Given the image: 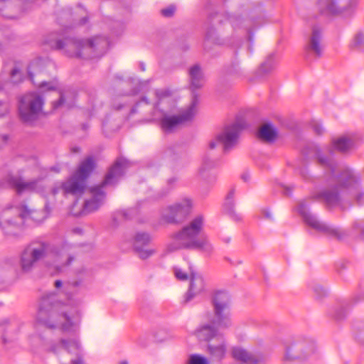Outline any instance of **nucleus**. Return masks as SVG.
<instances>
[{
	"mask_svg": "<svg viewBox=\"0 0 364 364\" xmlns=\"http://www.w3.org/2000/svg\"><path fill=\"white\" fill-rule=\"evenodd\" d=\"M316 156L318 164L325 169L329 188L319 193H312L311 199L322 201L328 208L338 205L343 196H350L358 205L364 204V188L360 172L349 166H343L338 173L336 162L331 157L325 156L320 150Z\"/></svg>",
	"mask_w": 364,
	"mask_h": 364,
	"instance_id": "f257e3e1",
	"label": "nucleus"
},
{
	"mask_svg": "<svg viewBox=\"0 0 364 364\" xmlns=\"http://www.w3.org/2000/svg\"><path fill=\"white\" fill-rule=\"evenodd\" d=\"M58 22L63 27L60 33H51L45 40V44L53 50H62L69 57L85 59L99 58L104 55L110 46L109 39L104 36H95L91 39H75L70 36V30L75 25H84L88 18L84 16L77 20L70 8L61 10L58 14Z\"/></svg>",
	"mask_w": 364,
	"mask_h": 364,
	"instance_id": "f03ea898",
	"label": "nucleus"
},
{
	"mask_svg": "<svg viewBox=\"0 0 364 364\" xmlns=\"http://www.w3.org/2000/svg\"><path fill=\"white\" fill-rule=\"evenodd\" d=\"M212 304L213 317L209 323L203 325L196 331V335L199 340L208 342V352L213 358L220 360L226 353V342L219 329L231 324L229 294L224 291H216L212 297Z\"/></svg>",
	"mask_w": 364,
	"mask_h": 364,
	"instance_id": "7ed1b4c3",
	"label": "nucleus"
},
{
	"mask_svg": "<svg viewBox=\"0 0 364 364\" xmlns=\"http://www.w3.org/2000/svg\"><path fill=\"white\" fill-rule=\"evenodd\" d=\"M73 246L64 242L57 247L50 242L42 238L31 241L22 251L20 264L23 272L30 271L39 261L46 258L53 260V267L56 272H60L74 259L71 255Z\"/></svg>",
	"mask_w": 364,
	"mask_h": 364,
	"instance_id": "20e7f679",
	"label": "nucleus"
},
{
	"mask_svg": "<svg viewBox=\"0 0 364 364\" xmlns=\"http://www.w3.org/2000/svg\"><path fill=\"white\" fill-rule=\"evenodd\" d=\"M63 304L56 299L55 293H48L41 296L36 315V327L44 326L54 328L60 325L63 331H75L80 316L77 310L71 318L63 309Z\"/></svg>",
	"mask_w": 364,
	"mask_h": 364,
	"instance_id": "39448f33",
	"label": "nucleus"
},
{
	"mask_svg": "<svg viewBox=\"0 0 364 364\" xmlns=\"http://www.w3.org/2000/svg\"><path fill=\"white\" fill-rule=\"evenodd\" d=\"M203 225V216L197 215L188 225L173 235L172 241L168 246V250H196L210 255L213 251V246L206 235L201 233Z\"/></svg>",
	"mask_w": 364,
	"mask_h": 364,
	"instance_id": "423d86ee",
	"label": "nucleus"
},
{
	"mask_svg": "<svg viewBox=\"0 0 364 364\" xmlns=\"http://www.w3.org/2000/svg\"><path fill=\"white\" fill-rule=\"evenodd\" d=\"M129 162L124 158H118L106 174L104 181L98 186L90 188L92 198L86 200L83 205L82 214H87L97 210L102 204L105 198L103 188L108 185L115 184L123 175Z\"/></svg>",
	"mask_w": 364,
	"mask_h": 364,
	"instance_id": "0eeeda50",
	"label": "nucleus"
},
{
	"mask_svg": "<svg viewBox=\"0 0 364 364\" xmlns=\"http://www.w3.org/2000/svg\"><path fill=\"white\" fill-rule=\"evenodd\" d=\"M296 210L309 226L320 232L331 237H335L338 240H343L347 235L346 231L318 220L316 216L309 211L305 200L299 203Z\"/></svg>",
	"mask_w": 364,
	"mask_h": 364,
	"instance_id": "6e6552de",
	"label": "nucleus"
},
{
	"mask_svg": "<svg viewBox=\"0 0 364 364\" xmlns=\"http://www.w3.org/2000/svg\"><path fill=\"white\" fill-rule=\"evenodd\" d=\"M43 97L33 92L24 95L19 101L18 112L21 119L26 123L35 121L42 110Z\"/></svg>",
	"mask_w": 364,
	"mask_h": 364,
	"instance_id": "1a4fd4ad",
	"label": "nucleus"
},
{
	"mask_svg": "<svg viewBox=\"0 0 364 364\" xmlns=\"http://www.w3.org/2000/svg\"><path fill=\"white\" fill-rule=\"evenodd\" d=\"M245 127V122L238 120L232 124L225 126L222 132L209 143L210 149H213L220 144L223 145V151H228L237 144L240 134Z\"/></svg>",
	"mask_w": 364,
	"mask_h": 364,
	"instance_id": "9d476101",
	"label": "nucleus"
},
{
	"mask_svg": "<svg viewBox=\"0 0 364 364\" xmlns=\"http://www.w3.org/2000/svg\"><path fill=\"white\" fill-rule=\"evenodd\" d=\"M36 213V211L29 210L26 206H23L20 213L11 220L12 209L5 210L0 216V228L5 235H16L18 230V220H27L29 218L36 220L35 215Z\"/></svg>",
	"mask_w": 364,
	"mask_h": 364,
	"instance_id": "9b49d317",
	"label": "nucleus"
},
{
	"mask_svg": "<svg viewBox=\"0 0 364 364\" xmlns=\"http://www.w3.org/2000/svg\"><path fill=\"white\" fill-rule=\"evenodd\" d=\"M3 188H10L15 189L17 193L23 192H36L43 196H46V186L41 180H32L30 181H23L20 176L8 174L1 182Z\"/></svg>",
	"mask_w": 364,
	"mask_h": 364,
	"instance_id": "f8f14e48",
	"label": "nucleus"
},
{
	"mask_svg": "<svg viewBox=\"0 0 364 364\" xmlns=\"http://www.w3.org/2000/svg\"><path fill=\"white\" fill-rule=\"evenodd\" d=\"M198 100L195 96L191 100L190 106L178 115L164 114L161 120L160 125L165 133L174 131L180 124L191 121L196 113Z\"/></svg>",
	"mask_w": 364,
	"mask_h": 364,
	"instance_id": "ddd939ff",
	"label": "nucleus"
},
{
	"mask_svg": "<svg viewBox=\"0 0 364 364\" xmlns=\"http://www.w3.org/2000/svg\"><path fill=\"white\" fill-rule=\"evenodd\" d=\"M50 66H53V63L47 58H37L32 60L27 68L28 77L30 81L42 90H55L57 86L55 82H46L43 80L36 82L34 80L35 75L43 74L44 70Z\"/></svg>",
	"mask_w": 364,
	"mask_h": 364,
	"instance_id": "4468645a",
	"label": "nucleus"
},
{
	"mask_svg": "<svg viewBox=\"0 0 364 364\" xmlns=\"http://www.w3.org/2000/svg\"><path fill=\"white\" fill-rule=\"evenodd\" d=\"M191 207V200L185 198L181 202L168 206L162 211L161 217L168 223H181L189 214Z\"/></svg>",
	"mask_w": 364,
	"mask_h": 364,
	"instance_id": "2eb2a0df",
	"label": "nucleus"
},
{
	"mask_svg": "<svg viewBox=\"0 0 364 364\" xmlns=\"http://www.w3.org/2000/svg\"><path fill=\"white\" fill-rule=\"evenodd\" d=\"M85 188V181L74 174L67 181L62 183L60 186L53 187L50 191L53 196H55L60 191H62L64 195L77 196L82 195Z\"/></svg>",
	"mask_w": 364,
	"mask_h": 364,
	"instance_id": "dca6fc26",
	"label": "nucleus"
},
{
	"mask_svg": "<svg viewBox=\"0 0 364 364\" xmlns=\"http://www.w3.org/2000/svg\"><path fill=\"white\" fill-rule=\"evenodd\" d=\"M355 5V1L352 0L349 8L341 6L338 0H317L316 8L321 15L331 16L343 14L346 11L351 10Z\"/></svg>",
	"mask_w": 364,
	"mask_h": 364,
	"instance_id": "f3484780",
	"label": "nucleus"
},
{
	"mask_svg": "<svg viewBox=\"0 0 364 364\" xmlns=\"http://www.w3.org/2000/svg\"><path fill=\"white\" fill-rule=\"evenodd\" d=\"M151 237L149 233L144 232H137L134 238L133 245L140 258L145 259L152 255L153 250H144V247L149 243Z\"/></svg>",
	"mask_w": 364,
	"mask_h": 364,
	"instance_id": "a211bd4d",
	"label": "nucleus"
},
{
	"mask_svg": "<svg viewBox=\"0 0 364 364\" xmlns=\"http://www.w3.org/2000/svg\"><path fill=\"white\" fill-rule=\"evenodd\" d=\"M204 290L205 282L203 278L200 274L192 272L191 274L189 289L185 296L184 302L188 303L196 295L201 294Z\"/></svg>",
	"mask_w": 364,
	"mask_h": 364,
	"instance_id": "6ab92c4d",
	"label": "nucleus"
},
{
	"mask_svg": "<svg viewBox=\"0 0 364 364\" xmlns=\"http://www.w3.org/2000/svg\"><path fill=\"white\" fill-rule=\"evenodd\" d=\"M80 347L79 341L76 338L69 339L62 338L58 343L51 346L50 351L57 354L63 349L69 353L78 355Z\"/></svg>",
	"mask_w": 364,
	"mask_h": 364,
	"instance_id": "aec40b11",
	"label": "nucleus"
},
{
	"mask_svg": "<svg viewBox=\"0 0 364 364\" xmlns=\"http://www.w3.org/2000/svg\"><path fill=\"white\" fill-rule=\"evenodd\" d=\"M189 77L191 81L190 89L192 92V100L196 96L198 100V96L196 93V91L200 88L204 83L203 75L200 67L198 65H194L189 69ZM199 100H198V103Z\"/></svg>",
	"mask_w": 364,
	"mask_h": 364,
	"instance_id": "412c9836",
	"label": "nucleus"
},
{
	"mask_svg": "<svg viewBox=\"0 0 364 364\" xmlns=\"http://www.w3.org/2000/svg\"><path fill=\"white\" fill-rule=\"evenodd\" d=\"M232 355L235 360L244 364H259L262 360L260 356L252 355L241 347L233 348Z\"/></svg>",
	"mask_w": 364,
	"mask_h": 364,
	"instance_id": "4be33fe9",
	"label": "nucleus"
},
{
	"mask_svg": "<svg viewBox=\"0 0 364 364\" xmlns=\"http://www.w3.org/2000/svg\"><path fill=\"white\" fill-rule=\"evenodd\" d=\"M321 31L318 27H314L309 43L306 46V52L312 53L316 58L321 55L322 48L321 46Z\"/></svg>",
	"mask_w": 364,
	"mask_h": 364,
	"instance_id": "5701e85b",
	"label": "nucleus"
},
{
	"mask_svg": "<svg viewBox=\"0 0 364 364\" xmlns=\"http://www.w3.org/2000/svg\"><path fill=\"white\" fill-rule=\"evenodd\" d=\"M215 18H218V21L220 23H223L224 21H228L233 29L241 27L242 24V18L240 16L232 14L229 13L225 14H213L209 16V19L213 21Z\"/></svg>",
	"mask_w": 364,
	"mask_h": 364,
	"instance_id": "b1692460",
	"label": "nucleus"
},
{
	"mask_svg": "<svg viewBox=\"0 0 364 364\" xmlns=\"http://www.w3.org/2000/svg\"><path fill=\"white\" fill-rule=\"evenodd\" d=\"M5 77H7L4 72L0 75V91L9 87L11 84L15 85L22 82L23 75L19 68L14 67L9 73V80H4L3 82L2 80H4Z\"/></svg>",
	"mask_w": 364,
	"mask_h": 364,
	"instance_id": "393cba45",
	"label": "nucleus"
},
{
	"mask_svg": "<svg viewBox=\"0 0 364 364\" xmlns=\"http://www.w3.org/2000/svg\"><path fill=\"white\" fill-rule=\"evenodd\" d=\"M74 105V97L70 92H60L58 100L52 102V109L55 111L60 108H70Z\"/></svg>",
	"mask_w": 364,
	"mask_h": 364,
	"instance_id": "a878e982",
	"label": "nucleus"
},
{
	"mask_svg": "<svg viewBox=\"0 0 364 364\" xmlns=\"http://www.w3.org/2000/svg\"><path fill=\"white\" fill-rule=\"evenodd\" d=\"M95 167V162L92 156L87 157L82 161L75 175L85 181Z\"/></svg>",
	"mask_w": 364,
	"mask_h": 364,
	"instance_id": "bb28decb",
	"label": "nucleus"
},
{
	"mask_svg": "<svg viewBox=\"0 0 364 364\" xmlns=\"http://www.w3.org/2000/svg\"><path fill=\"white\" fill-rule=\"evenodd\" d=\"M333 148L338 151L345 153L355 148V144L352 138L341 136L333 141Z\"/></svg>",
	"mask_w": 364,
	"mask_h": 364,
	"instance_id": "cd10ccee",
	"label": "nucleus"
},
{
	"mask_svg": "<svg viewBox=\"0 0 364 364\" xmlns=\"http://www.w3.org/2000/svg\"><path fill=\"white\" fill-rule=\"evenodd\" d=\"M218 163L215 161H211L208 157L205 156L203 159L202 165L199 168V176L204 179L210 177L211 181H215V176H212L211 170L217 166Z\"/></svg>",
	"mask_w": 364,
	"mask_h": 364,
	"instance_id": "c85d7f7f",
	"label": "nucleus"
},
{
	"mask_svg": "<svg viewBox=\"0 0 364 364\" xmlns=\"http://www.w3.org/2000/svg\"><path fill=\"white\" fill-rule=\"evenodd\" d=\"M235 191L232 189L230 191V192L228 193L225 200L223 205V210L224 211L228 214L232 219L235 220H240L241 217L237 215L234 210V203H233V198H234Z\"/></svg>",
	"mask_w": 364,
	"mask_h": 364,
	"instance_id": "c756f323",
	"label": "nucleus"
},
{
	"mask_svg": "<svg viewBox=\"0 0 364 364\" xmlns=\"http://www.w3.org/2000/svg\"><path fill=\"white\" fill-rule=\"evenodd\" d=\"M276 136V130L269 124L263 125L258 132V137L265 141H272Z\"/></svg>",
	"mask_w": 364,
	"mask_h": 364,
	"instance_id": "7c9ffc66",
	"label": "nucleus"
},
{
	"mask_svg": "<svg viewBox=\"0 0 364 364\" xmlns=\"http://www.w3.org/2000/svg\"><path fill=\"white\" fill-rule=\"evenodd\" d=\"M274 67V54L272 53L268 55L266 60L261 65L259 70L262 73L266 74L273 70Z\"/></svg>",
	"mask_w": 364,
	"mask_h": 364,
	"instance_id": "2f4dec72",
	"label": "nucleus"
},
{
	"mask_svg": "<svg viewBox=\"0 0 364 364\" xmlns=\"http://www.w3.org/2000/svg\"><path fill=\"white\" fill-rule=\"evenodd\" d=\"M351 232L353 234H355L358 239L364 240V221L355 220L353 222Z\"/></svg>",
	"mask_w": 364,
	"mask_h": 364,
	"instance_id": "473e14b6",
	"label": "nucleus"
},
{
	"mask_svg": "<svg viewBox=\"0 0 364 364\" xmlns=\"http://www.w3.org/2000/svg\"><path fill=\"white\" fill-rule=\"evenodd\" d=\"M296 348L300 349V348L299 346H296V347L291 346V347H288L287 348L285 355H284L285 360H295V359H305L306 358V355L294 353Z\"/></svg>",
	"mask_w": 364,
	"mask_h": 364,
	"instance_id": "72a5a7b5",
	"label": "nucleus"
},
{
	"mask_svg": "<svg viewBox=\"0 0 364 364\" xmlns=\"http://www.w3.org/2000/svg\"><path fill=\"white\" fill-rule=\"evenodd\" d=\"M347 309L346 303H341L333 309L332 316L337 320L343 319L346 315Z\"/></svg>",
	"mask_w": 364,
	"mask_h": 364,
	"instance_id": "f704fd0d",
	"label": "nucleus"
},
{
	"mask_svg": "<svg viewBox=\"0 0 364 364\" xmlns=\"http://www.w3.org/2000/svg\"><path fill=\"white\" fill-rule=\"evenodd\" d=\"M205 41L213 43L214 44H220V40L218 38L215 29L213 27L208 28L205 33Z\"/></svg>",
	"mask_w": 364,
	"mask_h": 364,
	"instance_id": "c9c22d12",
	"label": "nucleus"
},
{
	"mask_svg": "<svg viewBox=\"0 0 364 364\" xmlns=\"http://www.w3.org/2000/svg\"><path fill=\"white\" fill-rule=\"evenodd\" d=\"M171 94V91L166 89L156 90L155 91V95L158 101L154 104V109H158L160 101L166 97H169Z\"/></svg>",
	"mask_w": 364,
	"mask_h": 364,
	"instance_id": "e433bc0d",
	"label": "nucleus"
},
{
	"mask_svg": "<svg viewBox=\"0 0 364 364\" xmlns=\"http://www.w3.org/2000/svg\"><path fill=\"white\" fill-rule=\"evenodd\" d=\"M351 46L355 48H363L364 47V33H358L354 36Z\"/></svg>",
	"mask_w": 364,
	"mask_h": 364,
	"instance_id": "4c0bfd02",
	"label": "nucleus"
},
{
	"mask_svg": "<svg viewBox=\"0 0 364 364\" xmlns=\"http://www.w3.org/2000/svg\"><path fill=\"white\" fill-rule=\"evenodd\" d=\"M187 364H208V362L203 356L194 354L190 356Z\"/></svg>",
	"mask_w": 364,
	"mask_h": 364,
	"instance_id": "58836bf2",
	"label": "nucleus"
},
{
	"mask_svg": "<svg viewBox=\"0 0 364 364\" xmlns=\"http://www.w3.org/2000/svg\"><path fill=\"white\" fill-rule=\"evenodd\" d=\"M175 11L176 6L174 5H170L167 8L161 9V14L164 17H171L174 14Z\"/></svg>",
	"mask_w": 364,
	"mask_h": 364,
	"instance_id": "ea45409f",
	"label": "nucleus"
},
{
	"mask_svg": "<svg viewBox=\"0 0 364 364\" xmlns=\"http://www.w3.org/2000/svg\"><path fill=\"white\" fill-rule=\"evenodd\" d=\"M124 30V25L120 21H114L112 31L117 36L119 35Z\"/></svg>",
	"mask_w": 364,
	"mask_h": 364,
	"instance_id": "a19ab883",
	"label": "nucleus"
},
{
	"mask_svg": "<svg viewBox=\"0 0 364 364\" xmlns=\"http://www.w3.org/2000/svg\"><path fill=\"white\" fill-rule=\"evenodd\" d=\"M174 274L177 279L181 281H186L188 279V275L186 272H184L181 269L175 267L174 268Z\"/></svg>",
	"mask_w": 364,
	"mask_h": 364,
	"instance_id": "79ce46f5",
	"label": "nucleus"
},
{
	"mask_svg": "<svg viewBox=\"0 0 364 364\" xmlns=\"http://www.w3.org/2000/svg\"><path fill=\"white\" fill-rule=\"evenodd\" d=\"M311 127L314 132L318 135L322 134L323 133L324 129L322 125L318 122L314 121L311 123Z\"/></svg>",
	"mask_w": 364,
	"mask_h": 364,
	"instance_id": "37998d69",
	"label": "nucleus"
},
{
	"mask_svg": "<svg viewBox=\"0 0 364 364\" xmlns=\"http://www.w3.org/2000/svg\"><path fill=\"white\" fill-rule=\"evenodd\" d=\"M136 212V210L134 208L122 210L119 213L120 215L122 216V218L125 220L131 219L132 214L135 213Z\"/></svg>",
	"mask_w": 364,
	"mask_h": 364,
	"instance_id": "c03bdc74",
	"label": "nucleus"
},
{
	"mask_svg": "<svg viewBox=\"0 0 364 364\" xmlns=\"http://www.w3.org/2000/svg\"><path fill=\"white\" fill-rule=\"evenodd\" d=\"M142 103L145 105H149V101L146 97H142L141 100L136 102V105L132 108L131 113H135L136 112V108L139 107Z\"/></svg>",
	"mask_w": 364,
	"mask_h": 364,
	"instance_id": "a18cd8bd",
	"label": "nucleus"
},
{
	"mask_svg": "<svg viewBox=\"0 0 364 364\" xmlns=\"http://www.w3.org/2000/svg\"><path fill=\"white\" fill-rule=\"evenodd\" d=\"M313 289L318 297L322 296L326 294L324 289L318 284L315 285L313 287Z\"/></svg>",
	"mask_w": 364,
	"mask_h": 364,
	"instance_id": "49530a36",
	"label": "nucleus"
},
{
	"mask_svg": "<svg viewBox=\"0 0 364 364\" xmlns=\"http://www.w3.org/2000/svg\"><path fill=\"white\" fill-rule=\"evenodd\" d=\"M9 112V105L0 101V117L5 115Z\"/></svg>",
	"mask_w": 364,
	"mask_h": 364,
	"instance_id": "de8ad7c7",
	"label": "nucleus"
},
{
	"mask_svg": "<svg viewBox=\"0 0 364 364\" xmlns=\"http://www.w3.org/2000/svg\"><path fill=\"white\" fill-rule=\"evenodd\" d=\"M282 187H283L284 193L286 196H289L291 193L292 188L290 187H288V186H282Z\"/></svg>",
	"mask_w": 364,
	"mask_h": 364,
	"instance_id": "09e8293b",
	"label": "nucleus"
},
{
	"mask_svg": "<svg viewBox=\"0 0 364 364\" xmlns=\"http://www.w3.org/2000/svg\"><path fill=\"white\" fill-rule=\"evenodd\" d=\"M6 29V27L5 26L0 24V34L1 35H4ZM2 48H3V46L0 43V50H2Z\"/></svg>",
	"mask_w": 364,
	"mask_h": 364,
	"instance_id": "8fccbe9b",
	"label": "nucleus"
},
{
	"mask_svg": "<svg viewBox=\"0 0 364 364\" xmlns=\"http://www.w3.org/2000/svg\"><path fill=\"white\" fill-rule=\"evenodd\" d=\"M301 176L304 178V180H308L309 179V173H308V171L304 168V169H302L301 171Z\"/></svg>",
	"mask_w": 364,
	"mask_h": 364,
	"instance_id": "3c124183",
	"label": "nucleus"
},
{
	"mask_svg": "<svg viewBox=\"0 0 364 364\" xmlns=\"http://www.w3.org/2000/svg\"><path fill=\"white\" fill-rule=\"evenodd\" d=\"M70 364H83L82 359L81 357H77V358H76L75 360H71Z\"/></svg>",
	"mask_w": 364,
	"mask_h": 364,
	"instance_id": "603ef678",
	"label": "nucleus"
},
{
	"mask_svg": "<svg viewBox=\"0 0 364 364\" xmlns=\"http://www.w3.org/2000/svg\"><path fill=\"white\" fill-rule=\"evenodd\" d=\"M262 213L264 214V218H266L267 219H272V215L269 210H267V209L264 210H262Z\"/></svg>",
	"mask_w": 364,
	"mask_h": 364,
	"instance_id": "864d4df0",
	"label": "nucleus"
},
{
	"mask_svg": "<svg viewBox=\"0 0 364 364\" xmlns=\"http://www.w3.org/2000/svg\"><path fill=\"white\" fill-rule=\"evenodd\" d=\"M245 29L247 30V33L249 34V41H252V36L250 35L251 34V29L247 26H245Z\"/></svg>",
	"mask_w": 364,
	"mask_h": 364,
	"instance_id": "5fc2aeb1",
	"label": "nucleus"
},
{
	"mask_svg": "<svg viewBox=\"0 0 364 364\" xmlns=\"http://www.w3.org/2000/svg\"><path fill=\"white\" fill-rule=\"evenodd\" d=\"M73 232L76 234H81L82 233V229L80 228H75L73 230Z\"/></svg>",
	"mask_w": 364,
	"mask_h": 364,
	"instance_id": "6e6d98bb",
	"label": "nucleus"
},
{
	"mask_svg": "<svg viewBox=\"0 0 364 364\" xmlns=\"http://www.w3.org/2000/svg\"><path fill=\"white\" fill-rule=\"evenodd\" d=\"M54 285L56 288H59L62 286V282L60 280H56Z\"/></svg>",
	"mask_w": 364,
	"mask_h": 364,
	"instance_id": "4d7b16f0",
	"label": "nucleus"
},
{
	"mask_svg": "<svg viewBox=\"0 0 364 364\" xmlns=\"http://www.w3.org/2000/svg\"><path fill=\"white\" fill-rule=\"evenodd\" d=\"M113 106L114 107V109H117V110L121 109L124 107V105H122V104H119V105H116L115 104H114V105H113Z\"/></svg>",
	"mask_w": 364,
	"mask_h": 364,
	"instance_id": "13d9d810",
	"label": "nucleus"
},
{
	"mask_svg": "<svg viewBox=\"0 0 364 364\" xmlns=\"http://www.w3.org/2000/svg\"><path fill=\"white\" fill-rule=\"evenodd\" d=\"M139 68L141 71H145V64L144 63H140Z\"/></svg>",
	"mask_w": 364,
	"mask_h": 364,
	"instance_id": "bf43d9fd",
	"label": "nucleus"
},
{
	"mask_svg": "<svg viewBox=\"0 0 364 364\" xmlns=\"http://www.w3.org/2000/svg\"><path fill=\"white\" fill-rule=\"evenodd\" d=\"M223 240L226 243H229L230 241V237H225V238H223Z\"/></svg>",
	"mask_w": 364,
	"mask_h": 364,
	"instance_id": "052dcab7",
	"label": "nucleus"
},
{
	"mask_svg": "<svg viewBox=\"0 0 364 364\" xmlns=\"http://www.w3.org/2000/svg\"><path fill=\"white\" fill-rule=\"evenodd\" d=\"M174 181H175V178H171L168 180V185H170L171 183H173Z\"/></svg>",
	"mask_w": 364,
	"mask_h": 364,
	"instance_id": "680f3d73",
	"label": "nucleus"
},
{
	"mask_svg": "<svg viewBox=\"0 0 364 364\" xmlns=\"http://www.w3.org/2000/svg\"><path fill=\"white\" fill-rule=\"evenodd\" d=\"M248 50H249V51L250 52V53H252V51H253V49H252V45H250V46H249Z\"/></svg>",
	"mask_w": 364,
	"mask_h": 364,
	"instance_id": "e2e57ef3",
	"label": "nucleus"
},
{
	"mask_svg": "<svg viewBox=\"0 0 364 364\" xmlns=\"http://www.w3.org/2000/svg\"><path fill=\"white\" fill-rule=\"evenodd\" d=\"M135 92H136L135 91L132 90L129 92L126 93V95H133V94H135Z\"/></svg>",
	"mask_w": 364,
	"mask_h": 364,
	"instance_id": "0e129e2a",
	"label": "nucleus"
},
{
	"mask_svg": "<svg viewBox=\"0 0 364 364\" xmlns=\"http://www.w3.org/2000/svg\"><path fill=\"white\" fill-rule=\"evenodd\" d=\"M310 351H311V353H314V346L313 345L311 346V350H310Z\"/></svg>",
	"mask_w": 364,
	"mask_h": 364,
	"instance_id": "69168bd1",
	"label": "nucleus"
},
{
	"mask_svg": "<svg viewBox=\"0 0 364 364\" xmlns=\"http://www.w3.org/2000/svg\"><path fill=\"white\" fill-rule=\"evenodd\" d=\"M120 364H128V363L126 360L122 361Z\"/></svg>",
	"mask_w": 364,
	"mask_h": 364,
	"instance_id": "338daca9",
	"label": "nucleus"
},
{
	"mask_svg": "<svg viewBox=\"0 0 364 364\" xmlns=\"http://www.w3.org/2000/svg\"><path fill=\"white\" fill-rule=\"evenodd\" d=\"M3 342H4V343H6V338H5L4 337H3Z\"/></svg>",
	"mask_w": 364,
	"mask_h": 364,
	"instance_id": "774afa93",
	"label": "nucleus"
}]
</instances>
